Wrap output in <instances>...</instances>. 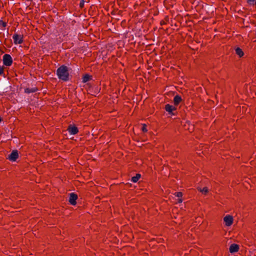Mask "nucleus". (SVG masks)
<instances>
[{
	"mask_svg": "<svg viewBox=\"0 0 256 256\" xmlns=\"http://www.w3.org/2000/svg\"><path fill=\"white\" fill-rule=\"evenodd\" d=\"M6 26V22L3 21L2 20H0V28L2 29Z\"/></svg>",
	"mask_w": 256,
	"mask_h": 256,
	"instance_id": "obj_14",
	"label": "nucleus"
},
{
	"mask_svg": "<svg viewBox=\"0 0 256 256\" xmlns=\"http://www.w3.org/2000/svg\"><path fill=\"white\" fill-rule=\"evenodd\" d=\"M165 109L166 112H168L169 114H174L172 112L173 111L176 110V108L175 106L170 105L169 104H167L165 106Z\"/></svg>",
	"mask_w": 256,
	"mask_h": 256,
	"instance_id": "obj_8",
	"label": "nucleus"
},
{
	"mask_svg": "<svg viewBox=\"0 0 256 256\" xmlns=\"http://www.w3.org/2000/svg\"><path fill=\"white\" fill-rule=\"evenodd\" d=\"M14 44H21L23 42L22 36L18 34H14L12 36Z\"/></svg>",
	"mask_w": 256,
	"mask_h": 256,
	"instance_id": "obj_4",
	"label": "nucleus"
},
{
	"mask_svg": "<svg viewBox=\"0 0 256 256\" xmlns=\"http://www.w3.org/2000/svg\"><path fill=\"white\" fill-rule=\"evenodd\" d=\"M142 130L144 132H147V129H146V124H143V126H142Z\"/></svg>",
	"mask_w": 256,
	"mask_h": 256,
	"instance_id": "obj_18",
	"label": "nucleus"
},
{
	"mask_svg": "<svg viewBox=\"0 0 256 256\" xmlns=\"http://www.w3.org/2000/svg\"><path fill=\"white\" fill-rule=\"evenodd\" d=\"M83 4H82V3H80V6H82Z\"/></svg>",
	"mask_w": 256,
	"mask_h": 256,
	"instance_id": "obj_21",
	"label": "nucleus"
},
{
	"mask_svg": "<svg viewBox=\"0 0 256 256\" xmlns=\"http://www.w3.org/2000/svg\"><path fill=\"white\" fill-rule=\"evenodd\" d=\"M18 154L17 150H13L8 156V158L12 162H15L18 158Z\"/></svg>",
	"mask_w": 256,
	"mask_h": 256,
	"instance_id": "obj_5",
	"label": "nucleus"
},
{
	"mask_svg": "<svg viewBox=\"0 0 256 256\" xmlns=\"http://www.w3.org/2000/svg\"><path fill=\"white\" fill-rule=\"evenodd\" d=\"M238 246L236 244H234L230 246L229 250L230 253H234L238 252Z\"/></svg>",
	"mask_w": 256,
	"mask_h": 256,
	"instance_id": "obj_9",
	"label": "nucleus"
},
{
	"mask_svg": "<svg viewBox=\"0 0 256 256\" xmlns=\"http://www.w3.org/2000/svg\"><path fill=\"white\" fill-rule=\"evenodd\" d=\"M175 195L178 198H180L182 196V194L181 192H178L175 193Z\"/></svg>",
	"mask_w": 256,
	"mask_h": 256,
	"instance_id": "obj_17",
	"label": "nucleus"
},
{
	"mask_svg": "<svg viewBox=\"0 0 256 256\" xmlns=\"http://www.w3.org/2000/svg\"><path fill=\"white\" fill-rule=\"evenodd\" d=\"M78 198V196L74 193H71L70 196L69 202L72 205H75L76 204V200Z\"/></svg>",
	"mask_w": 256,
	"mask_h": 256,
	"instance_id": "obj_7",
	"label": "nucleus"
},
{
	"mask_svg": "<svg viewBox=\"0 0 256 256\" xmlns=\"http://www.w3.org/2000/svg\"><path fill=\"white\" fill-rule=\"evenodd\" d=\"M3 64L6 66H10L12 63V56L8 54H5L3 56Z\"/></svg>",
	"mask_w": 256,
	"mask_h": 256,
	"instance_id": "obj_2",
	"label": "nucleus"
},
{
	"mask_svg": "<svg viewBox=\"0 0 256 256\" xmlns=\"http://www.w3.org/2000/svg\"><path fill=\"white\" fill-rule=\"evenodd\" d=\"M178 202H182V198H179Z\"/></svg>",
	"mask_w": 256,
	"mask_h": 256,
	"instance_id": "obj_20",
	"label": "nucleus"
},
{
	"mask_svg": "<svg viewBox=\"0 0 256 256\" xmlns=\"http://www.w3.org/2000/svg\"><path fill=\"white\" fill-rule=\"evenodd\" d=\"M58 78L64 81H67L68 80L69 74L67 66L62 65L56 70Z\"/></svg>",
	"mask_w": 256,
	"mask_h": 256,
	"instance_id": "obj_1",
	"label": "nucleus"
},
{
	"mask_svg": "<svg viewBox=\"0 0 256 256\" xmlns=\"http://www.w3.org/2000/svg\"><path fill=\"white\" fill-rule=\"evenodd\" d=\"M182 98L180 96H176L174 98V105L178 106L182 102Z\"/></svg>",
	"mask_w": 256,
	"mask_h": 256,
	"instance_id": "obj_10",
	"label": "nucleus"
},
{
	"mask_svg": "<svg viewBox=\"0 0 256 256\" xmlns=\"http://www.w3.org/2000/svg\"><path fill=\"white\" fill-rule=\"evenodd\" d=\"M235 51H236V54L240 58L242 57L244 54L243 51L240 48H236Z\"/></svg>",
	"mask_w": 256,
	"mask_h": 256,
	"instance_id": "obj_11",
	"label": "nucleus"
},
{
	"mask_svg": "<svg viewBox=\"0 0 256 256\" xmlns=\"http://www.w3.org/2000/svg\"><path fill=\"white\" fill-rule=\"evenodd\" d=\"M247 2L250 4H252V5L256 4V0H247Z\"/></svg>",
	"mask_w": 256,
	"mask_h": 256,
	"instance_id": "obj_16",
	"label": "nucleus"
},
{
	"mask_svg": "<svg viewBox=\"0 0 256 256\" xmlns=\"http://www.w3.org/2000/svg\"><path fill=\"white\" fill-rule=\"evenodd\" d=\"M90 79V76L88 75H86L83 77L82 81L84 82H88Z\"/></svg>",
	"mask_w": 256,
	"mask_h": 256,
	"instance_id": "obj_15",
	"label": "nucleus"
},
{
	"mask_svg": "<svg viewBox=\"0 0 256 256\" xmlns=\"http://www.w3.org/2000/svg\"><path fill=\"white\" fill-rule=\"evenodd\" d=\"M140 178V174H136V176L132 177V181L134 182H137Z\"/></svg>",
	"mask_w": 256,
	"mask_h": 256,
	"instance_id": "obj_12",
	"label": "nucleus"
},
{
	"mask_svg": "<svg viewBox=\"0 0 256 256\" xmlns=\"http://www.w3.org/2000/svg\"><path fill=\"white\" fill-rule=\"evenodd\" d=\"M67 130L70 134L72 135L76 134L78 132L77 127L72 125L69 126Z\"/></svg>",
	"mask_w": 256,
	"mask_h": 256,
	"instance_id": "obj_6",
	"label": "nucleus"
},
{
	"mask_svg": "<svg viewBox=\"0 0 256 256\" xmlns=\"http://www.w3.org/2000/svg\"><path fill=\"white\" fill-rule=\"evenodd\" d=\"M198 190L203 194H206L208 192V190L207 187H204L202 188H198Z\"/></svg>",
	"mask_w": 256,
	"mask_h": 256,
	"instance_id": "obj_13",
	"label": "nucleus"
},
{
	"mask_svg": "<svg viewBox=\"0 0 256 256\" xmlns=\"http://www.w3.org/2000/svg\"><path fill=\"white\" fill-rule=\"evenodd\" d=\"M224 221L226 226H230L232 225L234 222V218L232 216L226 215L224 218Z\"/></svg>",
	"mask_w": 256,
	"mask_h": 256,
	"instance_id": "obj_3",
	"label": "nucleus"
},
{
	"mask_svg": "<svg viewBox=\"0 0 256 256\" xmlns=\"http://www.w3.org/2000/svg\"><path fill=\"white\" fill-rule=\"evenodd\" d=\"M4 72V68L0 66V75Z\"/></svg>",
	"mask_w": 256,
	"mask_h": 256,
	"instance_id": "obj_19",
	"label": "nucleus"
}]
</instances>
